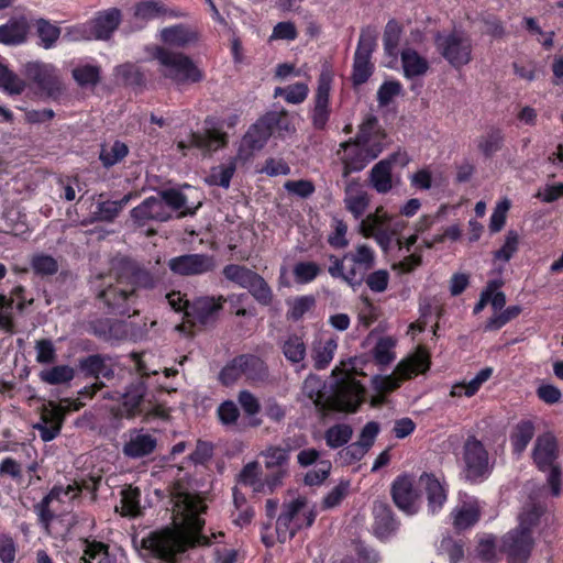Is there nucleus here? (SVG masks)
Wrapping results in <instances>:
<instances>
[{"label":"nucleus","mask_w":563,"mask_h":563,"mask_svg":"<svg viewBox=\"0 0 563 563\" xmlns=\"http://www.w3.org/2000/svg\"><path fill=\"white\" fill-rule=\"evenodd\" d=\"M203 500L190 493H178L174 498L173 528L151 532L141 540L140 555L158 563H176L177 555L189 547L211 544L210 538L200 533L206 510Z\"/></svg>","instance_id":"f257e3e1"},{"label":"nucleus","mask_w":563,"mask_h":563,"mask_svg":"<svg viewBox=\"0 0 563 563\" xmlns=\"http://www.w3.org/2000/svg\"><path fill=\"white\" fill-rule=\"evenodd\" d=\"M325 382L310 374L302 384L301 397L311 401L319 411L354 412L364 400L365 389L354 377L342 378L333 394L325 398Z\"/></svg>","instance_id":"f03ea898"},{"label":"nucleus","mask_w":563,"mask_h":563,"mask_svg":"<svg viewBox=\"0 0 563 563\" xmlns=\"http://www.w3.org/2000/svg\"><path fill=\"white\" fill-rule=\"evenodd\" d=\"M159 280V276L133 262L124 261L122 262V273L117 278L115 285H110L101 290L99 298L120 314H129L136 300V289H153Z\"/></svg>","instance_id":"7ed1b4c3"},{"label":"nucleus","mask_w":563,"mask_h":563,"mask_svg":"<svg viewBox=\"0 0 563 563\" xmlns=\"http://www.w3.org/2000/svg\"><path fill=\"white\" fill-rule=\"evenodd\" d=\"M429 367V353L423 347L419 346L413 354L398 363L391 375H376L372 378L373 388L378 395L372 397L371 405L373 407L379 406L385 400V393L398 388L404 379H409L418 374L426 373Z\"/></svg>","instance_id":"20e7f679"},{"label":"nucleus","mask_w":563,"mask_h":563,"mask_svg":"<svg viewBox=\"0 0 563 563\" xmlns=\"http://www.w3.org/2000/svg\"><path fill=\"white\" fill-rule=\"evenodd\" d=\"M406 222L388 213L383 206L361 219L357 232L365 239H373L384 253L393 245L394 238L401 233Z\"/></svg>","instance_id":"39448f33"},{"label":"nucleus","mask_w":563,"mask_h":563,"mask_svg":"<svg viewBox=\"0 0 563 563\" xmlns=\"http://www.w3.org/2000/svg\"><path fill=\"white\" fill-rule=\"evenodd\" d=\"M154 57L162 66L161 74L177 85L197 84L205 77L203 71L184 53L158 46Z\"/></svg>","instance_id":"423d86ee"},{"label":"nucleus","mask_w":563,"mask_h":563,"mask_svg":"<svg viewBox=\"0 0 563 563\" xmlns=\"http://www.w3.org/2000/svg\"><path fill=\"white\" fill-rule=\"evenodd\" d=\"M462 476L472 484H479L492 474L494 464L482 441L470 435L462 446Z\"/></svg>","instance_id":"0eeeda50"},{"label":"nucleus","mask_w":563,"mask_h":563,"mask_svg":"<svg viewBox=\"0 0 563 563\" xmlns=\"http://www.w3.org/2000/svg\"><path fill=\"white\" fill-rule=\"evenodd\" d=\"M121 21V10L109 8L96 12L87 22L75 26L70 33L74 40L108 41L118 30Z\"/></svg>","instance_id":"6e6552de"},{"label":"nucleus","mask_w":563,"mask_h":563,"mask_svg":"<svg viewBox=\"0 0 563 563\" xmlns=\"http://www.w3.org/2000/svg\"><path fill=\"white\" fill-rule=\"evenodd\" d=\"M316 519L314 510L308 505L305 497H297L283 507L276 521L278 538L283 541L291 539L295 533L310 527Z\"/></svg>","instance_id":"1a4fd4ad"},{"label":"nucleus","mask_w":563,"mask_h":563,"mask_svg":"<svg viewBox=\"0 0 563 563\" xmlns=\"http://www.w3.org/2000/svg\"><path fill=\"white\" fill-rule=\"evenodd\" d=\"M295 132L292 120L285 109L268 111L253 123L242 141H268L271 137L285 139Z\"/></svg>","instance_id":"9d476101"},{"label":"nucleus","mask_w":563,"mask_h":563,"mask_svg":"<svg viewBox=\"0 0 563 563\" xmlns=\"http://www.w3.org/2000/svg\"><path fill=\"white\" fill-rule=\"evenodd\" d=\"M558 454L556 439L552 433L547 432L537 438L532 450V459L540 471H549L548 483L554 496H559L561 492V468L555 464Z\"/></svg>","instance_id":"9b49d317"},{"label":"nucleus","mask_w":563,"mask_h":563,"mask_svg":"<svg viewBox=\"0 0 563 563\" xmlns=\"http://www.w3.org/2000/svg\"><path fill=\"white\" fill-rule=\"evenodd\" d=\"M377 46V31L374 26H365L361 30L358 43L354 53L351 80L353 87H358L368 81L375 66L372 55Z\"/></svg>","instance_id":"f8f14e48"},{"label":"nucleus","mask_w":563,"mask_h":563,"mask_svg":"<svg viewBox=\"0 0 563 563\" xmlns=\"http://www.w3.org/2000/svg\"><path fill=\"white\" fill-rule=\"evenodd\" d=\"M434 44L439 54L455 69L472 60L473 45L468 35L460 31L438 33Z\"/></svg>","instance_id":"ddd939ff"},{"label":"nucleus","mask_w":563,"mask_h":563,"mask_svg":"<svg viewBox=\"0 0 563 563\" xmlns=\"http://www.w3.org/2000/svg\"><path fill=\"white\" fill-rule=\"evenodd\" d=\"M22 75L30 84L49 98H57L63 92L58 69L51 63L30 60L22 65Z\"/></svg>","instance_id":"4468645a"},{"label":"nucleus","mask_w":563,"mask_h":563,"mask_svg":"<svg viewBox=\"0 0 563 563\" xmlns=\"http://www.w3.org/2000/svg\"><path fill=\"white\" fill-rule=\"evenodd\" d=\"M382 151L380 143H341L338 154L344 165L343 176L347 177L351 173L362 170Z\"/></svg>","instance_id":"2eb2a0df"},{"label":"nucleus","mask_w":563,"mask_h":563,"mask_svg":"<svg viewBox=\"0 0 563 563\" xmlns=\"http://www.w3.org/2000/svg\"><path fill=\"white\" fill-rule=\"evenodd\" d=\"M147 387L143 382L131 384L125 393L107 394L104 398L117 399L119 404L110 408L117 418H134L145 411Z\"/></svg>","instance_id":"dca6fc26"},{"label":"nucleus","mask_w":563,"mask_h":563,"mask_svg":"<svg viewBox=\"0 0 563 563\" xmlns=\"http://www.w3.org/2000/svg\"><path fill=\"white\" fill-rule=\"evenodd\" d=\"M343 260L350 263L349 286L353 289L358 288L364 280V276L376 263V253L367 243H357L352 251L343 255Z\"/></svg>","instance_id":"f3484780"},{"label":"nucleus","mask_w":563,"mask_h":563,"mask_svg":"<svg viewBox=\"0 0 563 563\" xmlns=\"http://www.w3.org/2000/svg\"><path fill=\"white\" fill-rule=\"evenodd\" d=\"M333 82V73L330 68H322L318 77V86L313 97V107L310 111L312 126L322 130L330 117V90Z\"/></svg>","instance_id":"a211bd4d"},{"label":"nucleus","mask_w":563,"mask_h":563,"mask_svg":"<svg viewBox=\"0 0 563 563\" xmlns=\"http://www.w3.org/2000/svg\"><path fill=\"white\" fill-rule=\"evenodd\" d=\"M168 267L178 276H199L211 273L217 267L213 255L206 253H189L175 256L168 261Z\"/></svg>","instance_id":"6ab92c4d"},{"label":"nucleus","mask_w":563,"mask_h":563,"mask_svg":"<svg viewBox=\"0 0 563 563\" xmlns=\"http://www.w3.org/2000/svg\"><path fill=\"white\" fill-rule=\"evenodd\" d=\"M533 545L534 540L531 533L515 528L501 538L499 550L506 555L508 563H526Z\"/></svg>","instance_id":"aec40b11"},{"label":"nucleus","mask_w":563,"mask_h":563,"mask_svg":"<svg viewBox=\"0 0 563 563\" xmlns=\"http://www.w3.org/2000/svg\"><path fill=\"white\" fill-rule=\"evenodd\" d=\"M157 446L156 437L144 428H134L124 434L122 452L130 459H142L152 454Z\"/></svg>","instance_id":"412c9836"},{"label":"nucleus","mask_w":563,"mask_h":563,"mask_svg":"<svg viewBox=\"0 0 563 563\" xmlns=\"http://www.w3.org/2000/svg\"><path fill=\"white\" fill-rule=\"evenodd\" d=\"M391 497L395 505L407 515H413L419 509V493L409 475L396 477L391 485Z\"/></svg>","instance_id":"4be33fe9"},{"label":"nucleus","mask_w":563,"mask_h":563,"mask_svg":"<svg viewBox=\"0 0 563 563\" xmlns=\"http://www.w3.org/2000/svg\"><path fill=\"white\" fill-rule=\"evenodd\" d=\"M409 162L406 154L395 153L376 163L369 173V184L378 194H387L393 188L391 166L399 163L405 166Z\"/></svg>","instance_id":"5701e85b"},{"label":"nucleus","mask_w":563,"mask_h":563,"mask_svg":"<svg viewBox=\"0 0 563 563\" xmlns=\"http://www.w3.org/2000/svg\"><path fill=\"white\" fill-rule=\"evenodd\" d=\"M31 32V23L26 15L10 16L0 24V44L5 46H20L27 42Z\"/></svg>","instance_id":"b1692460"},{"label":"nucleus","mask_w":563,"mask_h":563,"mask_svg":"<svg viewBox=\"0 0 563 563\" xmlns=\"http://www.w3.org/2000/svg\"><path fill=\"white\" fill-rule=\"evenodd\" d=\"M254 143L242 144L239 148L236 157L230 159L225 164H221L211 168L210 174L206 178V181L210 186H220L222 188H229L231 179L236 170V161H247L252 154Z\"/></svg>","instance_id":"393cba45"},{"label":"nucleus","mask_w":563,"mask_h":563,"mask_svg":"<svg viewBox=\"0 0 563 563\" xmlns=\"http://www.w3.org/2000/svg\"><path fill=\"white\" fill-rule=\"evenodd\" d=\"M64 421V410L62 407L49 402L42 410L40 421L33 426L38 431L44 442L54 440L60 432Z\"/></svg>","instance_id":"a878e982"},{"label":"nucleus","mask_w":563,"mask_h":563,"mask_svg":"<svg viewBox=\"0 0 563 563\" xmlns=\"http://www.w3.org/2000/svg\"><path fill=\"white\" fill-rule=\"evenodd\" d=\"M267 368L263 360L254 355H241L232 361L231 366L222 372V377L244 375L252 380H258L266 376Z\"/></svg>","instance_id":"bb28decb"},{"label":"nucleus","mask_w":563,"mask_h":563,"mask_svg":"<svg viewBox=\"0 0 563 563\" xmlns=\"http://www.w3.org/2000/svg\"><path fill=\"white\" fill-rule=\"evenodd\" d=\"M131 217L140 225H144L152 220L167 221L170 219L172 212L159 197H150L132 209Z\"/></svg>","instance_id":"cd10ccee"},{"label":"nucleus","mask_w":563,"mask_h":563,"mask_svg":"<svg viewBox=\"0 0 563 563\" xmlns=\"http://www.w3.org/2000/svg\"><path fill=\"white\" fill-rule=\"evenodd\" d=\"M289 454L290 448L269 445L260 455L264 459L265 468L269 474L284 482L289 474Z\"/></svg>","instance_id":"c85d7f7f"},{"label":"nucleus","mask_w":563,"mask_h":563,"mask_svg":"<svg viewBox=\"0 0 563 563\" xmlns=\"http://www.w3.org/2000/svg\"><path fill=\"white\" fill-rule=\"evenodd\" d=\"M159 36L164 44L178 48H184L199 40V33L197 30L184 23L162 29Z\"/></svg>","instance_id":"c756f323"},{"label":"nucleus","mask_w":563,"mask_h":563,"mask_svg":"<svg viewBox=\"0 0 563 563\" xmlns=\"http://www.w3.org/2000/svg\"><path fill=\"white\" fill-rule=\"evenodd\" d=\"M369 195L357 181H350L344 190L343 203L354 219H363L369 206Z\"/></svg>","instance_id":"7c9ffc66"},{"label":"nucleus","mask_w":563,"mask_h":563,"mask_svg":"<svg viewBox=\"0 0 563 563\" xmlns=\"http://www.w3.org/2000/svg\"><path fill=\"white\" fill-rule=\"evenodd\" d=\"M239 122L238 114H231L225 119L209 115L205 120V131L206 139H202L200 135L192 133V139L190 141H228L229 135L225 131L227 129H233Z\"/></svg>","instance_id":"2f4dec72"},{"label":"nucleus","mask_w":563,"mask_h":563,"mask_svg":"<svg viewBox=\"0 0 563 563\" xmlns=\"http://www.w3.org/2000/svg\"><path fill=\"white\" fill-rule=\"evenodd\" d=\"M419 481L426 489L429 510L432 514H435L446 501L448 495L445 483L429 473H423Z\"/></svg>","instance_id":"473e14b6"},{"label":"nucleus","mask_w":563,"mask_h":563,"mask_svg":"<svg viewBox=\"0 0 563 563\" xmlns=\"http://www.w3.org/2000/svg\"><path fill=\"white\" fill-rule=\"evenodd\" d=\"M338 349V340L329 335H319L311 346V360L317 369L327 368L332 362Z\"/></svg>","instance_id":"72a5a7b5"},{"label":"nucleus","mask_w":563,"mask_h":563,"mask_svg":"<svg viewBox=\"0 0 563 563\" xmlns=\"http://www.w3.org/2000/svg\"><path fill=\"white\" fill-rule=\"evenodd\" d=\"M222 297L198 298L191 303L190 310H187V317H191L195 321L201 324H208L214 320L216 314L222 308Z\"/></svg>","instance_id":"f704fd0d"},{"label":"nucleus","mask_w":563,"mask_h":563,"mask_svg":"<svg viewBox=\"0 0 563 563\" xmlns=\"http://www.w3.org/2000/svg\"><path fill=\"white\" fill-rule=\"evenodd\" d=\"M400 60L404 77L407 79L422 77L428 73L430 68L427 58L411 47H407L401 51Z\"/></svg>","instance_id":"c9c22d12"},{"label":"nucleus","mask_w":563,"mask_h":563,"mask_svg":"<svg viewBox=\"0 0 563 563\" xmlns=\"http://www.w3.org/2000/svg\"><path fill=\"white\" fill-rule=\"evenodd\" d=\"M494 369L492 367L482 368L472 379L462 380L452 385L451 397H473L481 387L492 377Z\"/></svg>","instance_id":"e433bc0d"},{"label":"nucleus","mask_w":563,"mask_h":563,"mask_svg":"<svg viewBox=\"0 0 563 563\" xmlns=\"http://www.w3.org/2000/svg\"><path fill=\"white\" fill-rule=\"evenodd\" d=\"M479 515L481 509L477 501L464 503L453 510V525L457 530H465L478 521Z\"/></svg>","instance_id":"4c0bfd02"},{"label":"nucleus","mask_w":563,"mask_h":563,"mask_svg":"<svg viewBox=\"0 0 563 563\" xmlns=\"http://www.w3.org/2000/svg\"><path fill=\"white\" fill-rule=\"evenodd\" d=\"M534 431V424L530 420H522L515 426L510 434V443L515 454H522L529 442L532 440Z\"/></svg>","instance_id":"58836bf2"},{"label":"nucleus","mask_w":563,"mask_h":563,"mask_svg":"<svg viewBox=\"0 0 563 563\" xmlns=\"http://www.w3.org/2000/svg\"><path fill=\"white\" fill-rule=\"evenodd\" d=\"M38 46L51 49L56 46L62 29L49 20L40 18L35 21Z\"/></svg>","instance_id":"ea45409f"},{"label":"nucleus","mask_w":563,"mask_h":563,"mask_svg":"<svg viewBox=\"0 0 563 563\" xmlns=\"http://www.w3.org/2000/svg\"><path fill=\"white\" fill-rule=\"evenodd\" d=\"M79 563H115V558L109 553L108 545L97 541H85L84 555Z\"/></svg>","instance_id":"a19ab883"},{"label":"nucleus","mask_w":563,"mask_h":563,"mask_svg":"<svg viewBox=\"0 0 563 563\" xmlns=\"http://www.w3.org/2000/svg\"><path fill=\"white\" fill-rule=\"evenodd\" d=\"M26 87L23 78L11 70L0 56V88L9 95H21Z\"/></svg>","instance_id":"79ce46f5"},{"label":"nucleus","mask_w":563,"mask_h":563,"mask_svg":"<svg viewBox=\"0 0 563 563\" xmlns=\"http://www.w3.org/2000/svg\"><path fill=\"white\" fill-rule=\"evenodd\" d=\"M71 76L81 88L95 87L101 80V67L92 64L78 65L73 68Z\"/></svg>","instance_id":"37998d69"},{"label":"nucleus","mask_w":563,"mask_h":563,"mask_svg":"<svg viewBox=\"0 0 563 563\" xmlns=\"http://www.w3.org/2000/svg\"><path fill=\"white\" fill-rule=\"evenodd\" d=\"M115 76L122 80L124 86L133 89H142L146 82L143 71L132 63L117 66Z\"/></svg>","instance_id":"c03bdc74"},{"label":"nucleus","mask_w":563,"mask_h":563,"mask_svg":"<svg viewBox=\"0 0 563 563\" xmlns=\"http://www.w3.org/2000/svg\"><path fill=\"white\" fill-rule=\"evenodd\" d=\"M385 137L386 133L379 124L377 117L368 113L360 125L358 134L354 139L350 137L347 141H372V139L380 141Z\"/></svg>","instance_id":"a18cd8bd"},{"label":"nucleus","mask_w":563,"mask_h":563,"mask_svg":"<svg viewBox=\"0 0 563 563\" xmlns=\"http://www.w3.org/2000/svg\"><path fill=\"white\" fill-rule=\"evenodd\" d=\"M282 351L287 361L292 364L305 360L307 350L303 339L298 334H290L282 344Z\"/></svg>","instance_id":"49530a36"},{"label":"nucleus","mask_w":563,"mask_h":563,"mask_svg":"<svg viewBox=\"0 0 563 563\" xmlns=\"http://www.w3.org/2000/svg\"><path fill=\"white\" fill-rule=\"evenodd\" d=\"M286 303L288 306L287 319L299 321L316 306V298L312 295L297 296L288 299Z\"/></svg>","instance_id":"de8ad7c7"},{"label":"nucleus","mask_w":563,"mask_h":563,"mask_svg":"<svg viewBox=\"0 0 563 563\" xmlns=\"http://www.w3.org/2000/svg\"><path fill=\"white\" fill-rule=\"evenodd\" d=\"M353 435V429L346 423H336L324 433V440L329 448L338 449L346 444Z\"/></svg>","instance_id":"09e8293b"},{"label":"nucleus","mask_w":563,"mask_h":563,"mask_svg":"<svg viewBox=\"0 0 563 563\" xmlns=\"http://www.w3.org/2000/svg\"><path fill=\"white\" fill-rule=\"evenodd\" d=\"M165 12L166 7L161 0H144L134 5V16L145 22L164 16Z\"/></svg>","instance_id":"8fccbe9b"},{"label":"nucleus","mask_w":563,"mask_h":563,"mask_svg":"<svg viewBox=\"0 0 563 563\" xmlns=\"http://www.w3.org/2000/svg\"><path fill=\"white\" fill-rule=\"evenodd\" d=\"M141 492L137 487L128 486L121 490V514L136 517L140 515Z\"/></svg>","instance_id":"3c124183"},{"label":"nucleus","mask_w":563,"mask_h":563,"mask_svg":"<svg viewBox=\"0 0 563 563\" xmlns=\"http://www.w3.org/2000/svg\"><path fill=\"white\" fill-rule=\"evenodd\" d=\"M401 33L402 26L395 19L387 22L383 36L384 49L387 55H397Z\"/></svg>","instance_id":"603ef678"},{"label":"nucleus","mask_w":563,"mask_h":563,"mask_svg":"<svg viewBox=\"0 0 563 563\" xmlns=\"http://www.w3.org/2000/svg\"><path fill=\"white\" fill-rule=\"evenodd\" d=\"M128 152L125 143H102L99 157L103 166L111 167L122 161Z\"/></svg>","instance_id":"864d4df0"},{"label":"nucleus","mask_w":563,"mask_h":563,"mask_svg":"<svg viewBox=\"0 0 563 563\" xmlns=\"http://www.w3.org/2000/svg\"><path fill=\"white\" fill-rule=\"evenodd\" d=\"M309 93L308 85L305 82H296L285 88L276 87L274 96H283L285 101L291 104H299L303 102Z\"/></svg>","instance_id":"5fc2aeb1"},{"label":"nucleus","mask_w":563,"mask_h":563,"mask_svg":"<svg viewBox=\"0 0 563 563\" xmlns=\"http://www.w3.org/2000/svg\"><path fill=\"white\" fill-rule=\"evenodd\" d=\"M322 272L319 264L314 262L302 261L294 265L292 274L297 284H309L313 282Z\"/></svg>","instance_id":"6e6d98bb"},{"label":"nucleus","mask_w":563,"mask_h":563,"mask_svg":"<svg viewBox=\"0 0 563 563\" xmlns=\"http://www.w3.org/2000/svg\"><path fill=\"white\" fill-rule=\"evenodd\" d=\"M246 289L258 303L263 306H269L273 302L274 295L272 288L257 273Z\"/></svg>","instance_id":"4d7b16f0"},{"label":"nucleus","mask_w":563,"mask_h":563,"mask_svg":"<svg viewBox=\"0 0 563 563\" xmlns=\"http://www.w3.org/2000/svg\"><path fill=\"white\" fill-rule=\"evenodd\" d=\"M396 346V340L391 336L380 338L373 349V357L379 365L390 364L396 355L394 349Z\"/></svg>","instance_id":"13d9d810"},{"label":"nucleus","mask_w":563,"mask_h":563,"mask_svg":"<svg viewBox=\"0 0 563 563\" xmlns=\"http://www.w3.org/2000/svg\"><path fill=\"white\" fill-rule=\"evenodd\" d=\"M222 273L228 280L239 285L242 288H247L253 277L256 275V273L250 268L236 264L224 266Z\"/></svg>","instance_id":"bf43d9fd"},{"label":"nucleus","mask_w":563,"mask_h":563,"mask_svg":"<svg viewBox=\"0 0 563 563\" xmlns=\"http://www.w3.org/2000/svg\"><path fill=\"white\" fill-rule=\"evenodd\" d=\"M40 376L43 382L57 385L70 382L75 376V371L68 365H57L42 371Z\"/></svg>","instance_id":"052dcab7"},{"label":"nucleus","mask_w":563,"mask_h":563,"mask_svg":"<svg viewBox=\"0 0 563 563\" xmlns=\"http://www.w3.org/2000/svg\"><path fill=\"white\" fill-rule=\"evenodd\" d=\"M347 224L339 218H333L331 222V232L328 235V243L336 250L345 249L349 245Z\"/></svg>","instance_id":"680f3d73"},{"label":"nucleus","mask_w":563,"mask_h":563,"mask_svg":"<svg viewBox=\"0 0 563 563\" xmlns=\"http://www.w3.org/2000/svg\"><path fill=\"white\" fill-rule=\"evenodd\" d=\"M32 271L40 276H51L58 272L59 265L56 258L51 255L38 253L31 260Z\"/></svg>","instance_id":"e2e57ef3"},{"label":"nucleus","mask_w":563,"mask_h":563,"mask_svg":"<svg viewBox=\"0 0 563 563\" xmlns=\"http://www.w3.org/2000/svg\"><path fill=\"white\" fill-rule=\"evenodd\" d=\"M375 514V531L378 536H385L395 529V523L390 515L389 508L385 504H376Z\"/></svg>","instance_id":"0e129e2a"},{"label":"nucleus","mask_w":563,"mask_h":563,"mask_svg":"<svg viewBox=\"0 0 563 563\" xmlns=\"http://www.w3.org/2000/svg\"><path fill=\"white\" fill-rule=\"evenodd\" d=\"M130 196H124L119 201H103L99 202L97 206V211L95 212L96 218L101 221L110 222L112 221L123 209V207L129 202Z\"/></svg>","instance_id":"69168bd1"},{"label":"nucleus","mask_w":563,"mask_h":563,"mask_svg":"<svg viewBox=\"0 0 563 563\" xmlns=\"http://www.w3.org/2000/svg\"><path fill=\"white\" fill-rule=\"evenodd\" d=\"M81 493V488L77 483L68 484L67 486L56 485L47 494L48 499L53 503L66 504L73 501Z\"/></svg>","instance_id":"338daca9"},{"label":"nucleus","mask_w":563,"mask_h":563,"mask_svg":"<svg viewBox=\"0 0 563 563\" xmlns=\"http://www.w3.org/2000/svg\"><path fill=\"white\" fill-rule=\"evenodd\" d=\"M519 246V234L510 230L507 232L505 236V242L503 246L494 253V258L496 261H501L507 263L514 256V254L518 251Z\"/></svg>","instance_id":"774afa93"}]
</instances>
